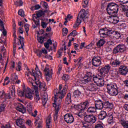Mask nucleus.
Wrapping results in <instances>:
<instances>
[{"label": "nucleus", "instance_id": "49", "mask_svg": "<svg viewBox=\"0 0 128 128\" xmlns=\"http://www.w3.org/2000/svg\"><path fill=\"white\" fill-rule=\"evenodd\" d=\"M23 91L24 92V94L26 96V94H30V92H31L32 90L30 88H24Z\"/></svg>", "mask_w": 128, "mask_h": 128}, {"label": "nucleus", "instance_id": "61", "mask_svg": "<svg viewBox=\"0 0 128 128\" xmlns=\"http://www.w3.org/2000/svg\"><path fill=\"white\" fill-rule=\"evenodd\" d=\"M121 8H122V12H125L126 14L128 12V9L126 8V6H122Z\"/></svg>", "mask_w": 128, "mask_h": 128}, {"label": "nucleus", "instance_id": "58", "mask_svg": "<svg viewBox=\"0 0 128 128\" xmlns=\"http://www.w3.org/2000/svg\"><path fill=\"white\" fill-rule=\"evenodd\" d=\"M82 4L84 8H86L88 4V0H83Z\"/></svg>", "mask_w": 128, "mask_h": 128}, {"label": "nucleus", "instance_id": "7", "mask_svg": "<svg viewBox=\"0 0 128 128\" xmlns=\"http://www.w3.org/2000/svg\"><path fill=\"white\" fill-rule=\"evenodd\" d=\"M126 52V46L122 44H119L113 50V54H116L118 53L124 52Z\"/></svg>", "mask_w": 128, "mask_h": 128}, {"label": "nucleus", "instance_id": "32", "mask_svg": "<svg viewBox=\"0 0 128 128\" xmlns=\"http://www.w3.org/2000/svg\"><path fill=\"white\" fill-rule=\"evenodd\" d=\"M24 120L22 118L17 119L16 120V124L18 126H22V124H24Z\"/></svg>", "mask_w": 128, "mask_h": 128}, {"label": "nucleus", "instance_id": "59", "mask_svg": "<svg viewBox=\"0 0 128 128\" xmlns=\"http://www.w3.org/2000/svg\"><path fill=\"white\" fill-rule=\"evenodd\" d=\"M43 5L42 6L45 8V10H48V3L46 2H42Z\"/></svg>", "mask_w": 128, "mask_h": 128}, {"label": "nucleus", "instance_id": "37", "mask_svg": "<svg viewBox=\"0 0 128 128\" xmlns=\"http://www.w3.org/2000/svg\"><path fill=\"white\" fill-rule=\"evenodd\" d=\"M110 64L114 66H118L120 64V60H115L112 62H110Z\"/></svg>", "mask_w": 128, "mask_h": 128}, {"label": "nucleus", "instance_id": "33", "mask_svg": "<svg viewBox=\"0 0 128 128\" xmlns=\"http://www.w3.org/2000/svg\"><path fill=\"white\" fill-rule=\"evenodd\" d=\"M106 44V40L104 39H100V40L96 43V46L98 48H102L104 44Z\"/></svg>", "mask_w": 128, "mask_h": 128}, {"label": "nucleus", "instance_id": "51", "mask_svg": "<svg viewBox=\"0 0 128 128\" xmlns=\"http://www.w3.org/2000/svg\"><path fill=\"white\" fill-rule=\"evenodd\" d=\"M26 34H28V30H30V24H26L24 26Z\"/></svg>", "mask_w": 128, "mask_h": 128}, {"label": "nucleus", "instance_id": "20", "mask_svg": "<svg viewBox=\"0 0 128 128\" xmlns=\"http://www.w3.org/2000/svg\"><path fill=\"white\" fill-rule=\"evenodd\" d=\"M108 116V114H106V112L104 110H101L100 114L98 115V120H104V118H106Z\"/></svg>", "mask_w": 128, "mask_h": 128}, {"label": "nucleus", "instance_id": "29", "mask_svg": "<svg viewBox=\"0 0 128 128\" xmlns=\"http://www.w3.org/2000/svg\"><path fill=\"white\" fill-rule=\"evenodd\" d=\"M52 117L48 116L46 120V128H52Z\"/></svg>", "mask_w": 128, "mask_h": 128}, {"label": "nucleus", "instance_id": "52", "mask_svg": "<svg viewBox=\"0 0 128 128\" xmlns=\"http://www.w3.org/2000/svg\"><path fill=\"white\" fill-rule=\"evenodd\" d=\"M109 18H113L112 20L114 22H115V24H117V22H120L118 18L116 16H109Z\"/></svg>", "mask_w": 128, "mask_h": 128}, {"label": "nucleus", "instance_id": "40", "mask_svg": "<svg viewBox=\"0 0 128 128\" xmlns=\"http://www.w3.org/2000/svg\"><path fill=\"white\" fill-rule=\"evenodd\" d=\"M82 127L85 128H92V126L90 125L88 123L84 122H82Z\"/></svg>", "mask_w": 128, "mask_h": 128}, {"label": "nucleus", "instance_id": "27", "mask_svg": "<svg viewBox=\"0 0 128 128\" xmlns=\"http://www.w3.org/2000/svg\"><path fill=\"white\" fill-rule=\"evenodd\" d=\"M96 84L98 86H104L106 84L104 80V77L100 76V78H99V80H98Z\"/></svg>", "mask_w": 128, "mask_h": 128}, {"label": "nucleus", "instance_id": "4", "mask_svg": "<svg viewBox=\"0 0 128 128\" xmlns=\"http://www.w3.org/2000/svg\"><path fill=\"white\" fill-rule=\"evenodd\" d=\"M110 66L108 64H107L104 67L102 68L98 72L99 74H100V76L104 78L106 76H108V74L110 72Z\"/></svg>", "mask_w": 128, "mask_h": 128}, {"label": "nucleus", "instance_id": "56", "mask_svg": "<svg viewBox=\"0 0 128 128\" xmlns=\"http://www.w3.org/2000/svg\"><path fill=\"white\" fill-rule=\"evenodd\" d=\"M48 23H46L44 22H41V26H42V28H46V26H48Z\"/></svg>", "mask_w": 128, "mask_h": 128}, {"label": "nucleus", "instance_id": "36", "mask_svg": "<svg viewBox=\"0 0 128 128\" xmlns=\"http://www.w3.org/2000/svg\"><path fill=\"white\" fill-rule=\"evenodd\" d=\"M50 44H52V42L50 39H48L47 42L44 44V46L46 50L50 48Z\"/></svg>", "mask_w": 128, "mask_h": 128}, {"label": "nucleus", "instance_id": "12", "mask_svg": "<svg viewBox=\"0 0 128 128\" xmlns=\"http://www.w3.org/2000/svg\"><path fill=\"white\" fill-rule=\"evenodd\" d=\"M34 69L32 70V72L30 71H28V72H27L26 76H30V74H31V76H34V78L35 80H36V78H42V72H40V71H39L38 72L40 74V75H39L38 73V72H34Z\"/></svg>", "mask_w": 128, "mask_h": 128}, {"label": "nucleus", "instance_id": "38", "mask_svg": "<svg viewBox=\"0 0 128 128\" xmlns=\"http://www.w3.org/2000/svg\"><path fill=\"white\" fill-rule=\"evenodd\" d=\"M27 110L30 114L32 112V104L29 103L28 104Z\"/></svg>", "mask_w": 128, "mask_h": 128}, {"label": "nucleus", "instance_id": "30", "mask_svg": "<svg viewBox=\"0 0 128 128\" xmlns=\"http://www.w3.org/2000/svg\"><path fill=\"white\" fill-rule=\"evenodd\" d=\"M70 102H72V95L70 93H68L65 100V103L66 104H70Z\"/></svg>", "mask_w": 128, "mask_h": 128}, {"label": "nucleus", "instance_id": "43", "mask_svg": "<svg viewBox=\"0 0 128 128\" xmlns=\"http://www.w3.org/2000/svg\"><path fill=\"white\" fill-rule=\"evenodd\" d=\"M34 100L35 101H36V102H38V100H40V94L36 92L34 96Z\"/></svg>", "mask_w": 128, "mask_h": 128}, {"label": "nucleus", "instance_id": "14", "mask_svg": "<svg viewBox=\"0 0 128 128\" xmlns=\"http://www.w3.org/2000/svg\"><path fill=\"white\" fill-rule=\"evenodd\" d=\"M58 90L59 94H62V97L65 96L66 94L68 86L65 85L62 89V84H60Z\"/></svg>", "mask_w": 128, "mask_h": 128}, {"label": "nucleus", "instance_id": "41", "mask_svg": "<svg viewBox=\"0 0 128 128\" xmlns=\"http://www.w3.org/2000/svg\"><path fill=\"white\" fill-rule=\"evenodd\" d=\"M78 116L79 118H84V116H86V112H84V111H82L80 110V112L78 114Z\"/></svg>", "mask_w": 128, "mask_h": 128}, {"label": "nucleus", "instance_id": "22", "mask_svg": "<svg viewBox=\"0 0 128 128\" xmlns=\"http://www.w3.org/2000/svg\"><path fill=\"white\" fill-rule=\"evenodd\" d=\"M106 8L110 10H118V5L114 2L109 3L107 6Z\"/></svg>", "mask_w": 128, "mask_h": 128}, {"label": "nucleus", "instance_id": "62", "mask_svg": "<svg viewBox=\"0 0 128 128\" xmlns=\"http://www.w3.org/2000/svg\"><path fill=\"white\" fill-rule=\"evenodd\" d=\"M62 50H64V48H60L58 50V54L59 56L58 58H60L62 56Z\"/></svg>", "mask_w": 128, "mask_h": 128}, {"label": "nucleus", "instance_id": "25", "mask_svg": "<svg viewBox=\"0 0 128 128\" xmlns=\"http://www.w3.org/2000/svg\"><path fill=\"white\" fill-rule=\"evenodd\" d=\"M96 107L95 106H89L88 108H87V110H86V112H88V114H96Z\"/></svg>", "mask_w": 128, "mask_h": 128}, {"label": "nucleus", "instance_id": "5", "mask_svg": "<svg viewBox=\"0 0 128 128\" xmlns=\"http://www.w3.org/2000/svg\"><path fill=\"white\" fill-rule=\"evenodd\" d=\"M112 30L108 29V28H102L99 30L98 34L100 38H106L110 36V33Z\"/></svg>", "mask_w": 128, "mask_h": 128}, {"label": "nucleus", "instance_id": "28", "mask_svg": "<svg viewBox=\"0 0 128 128\" xmlns=\"http://www.w3.org/2000/svg\"><path fill=\"white\" fill-rule=\"evenodd\" d=\"M88 88L90 92H96V90H98V86L92 84L88 86Z\"/></svg>", "mask_w": 128, "mask_h": 128}, {"label": "nucleus", "instance_id": "31", "mask_svg": "<svg viewBox=\"0 0 128 128\" xmlns=\"http://www.w3.org/2000/svg\"><path fill=\"white\" fill-rule=\"evenodd\" d=\"M106 118L109 124H114V116H112V114H110L109 116L108 115Z\"/></svg>", "mask_w": 128, "mask_h": 128}, {"label": "nucleus", "instance_id": "6", "mask_svg": "<svg viewBox=\"0 0 128 128\" xmlns=\"http://www.w3.org/2000/svg\"><path fill=\"white\" fill-rule=\"evenodd\" d=\"M84 120L88 124H94L96 122V117L94 114L86 115L84 117Z\"/></svg>", "mask_w": 128, "mask_h": 128}, {"label": "nucleus", "instance_id": "1", "mask_svg": "<svg viewBox=\"0 0 128 128\" xmlns=\"http://www.w3.org/2000/svg\"><path fill=\"white\" fill-rule=\"evenodd\" d=\"M54 103H53V106L57 110H60L61 108L62 100L64 96H62V94L58 92V89L56 88L54 90Z\"/></svg>", "mask_w": 128, "mask_h": 128}, {"label": "nucleus", "instance_id": "3", "mask_svg": "<svg viewBox=\"0 0 128 128\" xmlns=\"http://www.w3.org/2000/svg\"><path fill=\"white\" fill-rule=\"evenodd\" d=\"M108 92L110 96H118V86L114 84H110L106 85Z\"/></svg>", "mask_w": 128, "mask_h": 128}, {"label": "nucleus", "instance_id": "42", "mask_svg": "<svg viewBox=\"0 0 128 128\" xmlns=\"http://www.w3.org/2000/svg\"><path fill=\"white\" fill-rule=\"evenodd\" d=\"M6 106L4 102H0V112H2L4 110V108Z\"/></svg>", "mask_w": 128, "mask_h": 128}, {"label": "nucleus", "instance_id": "39", "mask_svg": "<svg viewBox=\"0 0 128 128\" xmlns=\"http://www.w3.org/2000/svg\"><path fill=\"white\" fill-rule=\"evenodd\" d=\"M58 112H60V109L55 108V113L54 115V122L58 120Z\"/></svg>", "mask_w": 128, "mask_h": 128}, {"label": "nucleus", "instance_id": "64", "mask_svg": "<svg viewBox=\"0 0 128 128\" xmlns=\"http://www.w3.org/2000/svg\"><path fill=\"white\" fill-rule=\"evenodd\" d=\"M95 128H104L102 124H96L95 126Z\"/></svg>", "mask_w": 128, "mask_h": 128}, {"label": "nucleus", "instance_id": "17", "mask_svg": "<svg viewBox=\"0 0 128 128\" xmlns=\"http://www.w3.org/2000/svg\"><path fill=\"white\" fill-rule=\"evenodd\" d=\"M16 110L22 114H25V112H26V109L24 106V105L20 103H17Z\"/></svg>", "mask_w": 128, "mask_h": 128}, {"label": "nucleus", "instance_id": "55", "mask_svg": "<svg viewBox=\"0 0 128 128\" xmlns=\"http://www.w3.org/2000/svg\"><path fill=\"white\" fill-rule=\"evenodd\" d=\"M18 14H19V16H22L24 18V10L20 9L18 10Z\"/></svg>", "mask_w": 128, "mask_h": 128}, {"label": "nucleus", "instance_id": "34", "mask_svg": "<svg viewBox=\"0 0 128 128\" xmlns=\"http://www.w3.org/2000/svg\"><path fill=\"white\" fill-rule=\"evenodd\" d=\"M35 124H38L37 128H42V119H40V118H37L35 121Z\"/></svg>", "mask_w": 128, "mask_h": 128}, {"label": "nucleus", "instance_id": "9", "mask_svg": "<svg viewBox=\"0 0 128 128\" xmlns=\"http://www.w3.org/2000/svg\"><path fill=\"white\" fill-rule=\"evenodd\" d=\"M92 63L94 66L98 68L102 64V58L100 56H94L92 58Z\"/></svg>", "mask_w": 128, "mask_h": 128}, {"label": "nucleus", "instance_id": "53", "mask_svg": "<svg viewBox=\"0 0 128 128\" xmlns=\"http://www.w3.org/2000/svg\"><path fill=\"white\" fill-rule=\"evenodd\" d=\"M68 28H64L62 29V34L64 36H66L68 34Z\"/></svg>", "mask_w": 128, "mask_h": 128}, {"label": "nucleus", "instance_id": "16", "mask_svg": "<svg viewBox=\"0 0 128 128\" xmlns=\"http://www.w3.org/2000/svg\"><path fill=\"white\" fill-rule=\"evenodd\" d=\"M103 108L112 110V108H114V104L112 102H110L108 100H103Z\"/></svg>", "mask_w": 128, "mask_h": 128}, {"label": "nucleus", "instance_id": "15", "mask_svg": "<svg viewBox=\"0 0 128 128\" xmlns=\"http://www.w3.org/2000/svg\"><path fill=\"white\" fill-rule=\"evenodd\" d=\"M95 106L97 110L104 108V100H98L95 101Z\"/></svg>", "mask_w": 128, "mask_h": 128}, {"label": "nucleus", "instance_id": "24", "mask_svg": "<svg viewBox=\"0 0 128 128\" xmlns=\"http://www.w3.org/2000/svg\"><path fill=\"white\" fill-rule=\"evenodd\" d=\"M82 90H84V88L82 87L75 90L73 94L74 98H78L82 94Z\"/></svg>", "mask_w": 128, "mask_h": 128}, {"label": "nucleus", "instance_id": "18", "mask_svg": "<svg viewBox=\"0 0 128 128\" xmlns=\"http://www.w3.org/2000/svg\"><path fill=\"white\" fill-rule=\"evenodd\" d=\"M119 72L122 76H126L128 72V68L126 66H122L119 68Z\"/></svg>", "mask_w": 128, "mask_h": 128}, {"label": "nucleus", "instance_id": "60", "mask_svg": "<svg viewBox=\"0 0 128 128\" xmlns=\"http://www.w3.org/2000/svg\"><path fill=\"white\" fill-rule=\"evenodd\" d=\"M38 40L40 44H44V40L42 36H40L38 38Z\"/></svg>", "mask_w": 128, "mask_h": 128}, {"label": "nucleus", "instance_id": "45", "mask_svg": "<svg viewBox=\"0 0 128 128\" xmlns=\"http://www.w3.org/2000/svg\"><path fill=\"white\" fill-rule=\"evenodd\" d=\"M92 78H93V80L94 82L97 84L98 80H100V78L98 76V75H94Z\"/></svg>", "mask_w": 128, "mask_h": 128}, {"label": "nucleus", "instance_id": "44", "mask_svg": "<svg viewBox=\"0 0 128 128\" xmlns=\"http://www.w3.org/2000/svg\"><path fill=\"white\" fill-rule=\"evenodd\" d=\"M24 2L22 0H18L14 2V4H16V6H22Z\"/></svg>", "mask_w": 128, "mask_h": 128}, {"label": "nucleus", "instance_id": "46", "mask_svg": "<svg viewBox=\"0 0 128 128\" xmlns=\"http://www.w3.org/2000/svg\"><path fill=\"white\" fill-rule=\"evenodd\" d=\"M123 94V98L126 100H128V91L124 92Z\"/></svg>", "mask_w": 128, "mask_h": 128}, {"label": "nucleus", "instance_id": "50", "mask_svg": "<svg viewBox=\"0 0 128 128\" xmlns=\"http://www.w3.org/2000/svg\"><path fill=\"white\" fill-rule=\"evenodd\" d=\"M62 78L65 82H66L68 80H70V76L68 74H64L62 76Z\"/></svg>", "mask_w": 128, "mask_h": 128}, {"label": "nucleus", "instance_id": "26", "mask_svg": "<svg viewBox=\"0 0 128 128\" xmlns=\"http://www.w3.org/2000/svg\"><path fill=\"white\" fill-rule=\"evenodd\" d=\"M119 122L124 128H128V121L125 120L124 118H122Z\"/></svg>", "mask_w": 128, "mask_h": 128}, {"label": "nucleus", "instance_id": "57", "mask_svg": "<svg viewBox=\"0 0 128 128\" xmlns=\"http://www.w3.org/2000/svg\"><path fill=\"white\" fill-rule=\"evenodd\" d=\"M6 96V92H4V90H2L0 92V98L4 99V96Z\"/></svg>", "mask_w": 128, "mask_h": 128}, {"label": "nucleus", "instance_id": "2", "mask_svg": "<svg viewBox=\"0 0 128 128\" xmlns=\"http://www.w3.org/2000/svg\"><path fill=\"white\" fill-rule=\"evenodd\" d=\"M86 18H88V16L87 15L86 13L84 12V9L81 10L77 16L76 22L73 26L74 28H76L80 24L82 20L86 22Z\"/></svg>", "mask_w": 128, "mask_h": 128}, {"label": "nucleus", "instance_id": "35", "mask_svg": "<svg viewBox=\"0 0 128 128\" xmlns=\"http://www.w3.org/2000/svg\"><path fill=\"white\" fill-rule=\"evenodd\" d=\"M48 12V10H45L44 12V11H42V10H39L36 13V14L37 16V17H36V18H40L41 16H44V12Z\"/></svg>", "mask_w": 128, "mask_h": 128}, {"label": "nucleus", "instance_id": "23", "mask_svg": "<svg viewBox=\"0 0 128 128\" xmlns=\"http://www.w3.org/2000/svg\"><path fill=\"white\" fill-rule=\"evenodd\" d=\"M18 38V40L19 42H18V44L21 45V46L18 48V50H20V48H22V50H24V38L22 36H19Z\"/></svg>", "mask_w": 128, "mask_h": 128}, {"label": "nucleus", "instance_id": "10", "mask_svg": "<svg viewBox=\"0 0 128 128\" xmlns=\"http://www.w3.org/2000/svg\"><path fill=\"white\" fill-rule=\"evenodd\" d=\"M64 120L67 124H72L74 121V118L71 113H68L64 116Z\"/></svg>", "mask_w": 128, "mask_h": 128}, {"label": "nucleus", "instance_id": "63", "mask_svg": "<svg viewBox=\"0 0 128 128\" xmlns=\"http://www.w3.org/2000/svg\"><path fill=\"white\" fill-rule=\"evenodd\" d=\"M18 96H24L25 94H24V92L23 91H19L18 92Z\"/></svg>", "mask_w": 128, "mask_h": 128}, {"label": "nucleus", "instance_id": "19", "mask_svg": "<svg viewBox=\"0 0 128 128\" xmlns=\"http://www.w3.org/2000/svg\"><path fill=\"white\" fill-rule=\"evenodd\" d=\"M110 36H112V38H116V40H118V38H122V35L118 31L111 30Z\"/></svg>", "mask_w": 128, "mask_h": 128}, {"label": "nucleus", "instance_id": "21", "mask_svg": "<svg viewBox=\"0 0 128 128\" xmlns=\"http://www.w3.org/2000/svg\"><path fill=\"white\" fill-rule=\"evenodd\" d=\"M107 12L110 16H118V10H114V9H108L106 8Z\"/></svg>", "mask_w": 128, "mask_h": 128}, {"label": "nucleus", "instance_id": "11", "mask_svg": "<svg viewBox=\"0 0 128 128\" xmlns=\"http://www.w3.org/2000/svg\"><path fill=\"white\" fill-rule=\"evenodd\" d=\"M90 100H88L82 102L80 106V110L82 112H84L86 110H88V108L90 106Z\"/></svg>", "mask_w": 128, "mask_h": 128}, {"label": "nucleus", "instance_id": "13", "mask_svg": "<svg viewBox=\"0 0 128 128\" xmlns=\"http://www.w3.org/2000/svg\"><path fill=\"white\" fill-rule=\"evenodd\" d=\"M44 72H45V76H46V80H50L52 78V76L54 74L52 69L50 70L46 67L44 70Z\"/></svg>", "mask_w": 128, "mask_h": 128}, {"label": "nucleus", "instance_id": "8", "mask_svg": "<svg viewBox=\"0 0 128 128\" xmlns=\"http://www.w3.org/2000/svg\"><path fill=\"white\" fill-rule=\"evenodd\" d=\"M94 76L92 72H88L85 74L84 77L83 78V80H82V84H88V82H90L92 81V77Z\"/></svg>", "mask_w": 128, "mask_h": 128}, {"label": "nucleus", "instance_id": "54", "mask_svg": "<svg viewBox=\"0 0 128 128\" xmlns=\"http://www.w3.org/2000/svg\"><path fill=\"white\" fill-rule=\"evenodd\" d=\"M39 8H40V6L38 4L31 7V10H39Z\"/></svg>", "mask_w": 128, "mask_h": 128}, {"label": "nucleus", "instance_id": "48", "mask_svg": "<svg viewBox=\"0 0 128 128\" xmlns=\"http://www.w3.org/2000/svg\"><path fill=\"white\" fill-rule=\"evenodd\" d=\"M46 102H48V98L43 96L42 98V104L44 106H46Z\"/></svg>", "mask_w": 128, "mask_h": 128}, {"label": "nucleus", "instance_id": "47", "mask_svg": "<svg viewBox=\"0 0 128 128\" xmlns=\"http://www.w3.org/2000/svg\"><path fill=\"white\" fill-rule=\"evenodd\" d=\"M26 98H28L29 100H32L33 98L32 96V92H30V93L26 94L25 95Z\"/></svg>", "mask_w": 128, "mask_h": 128}]
</instances>
